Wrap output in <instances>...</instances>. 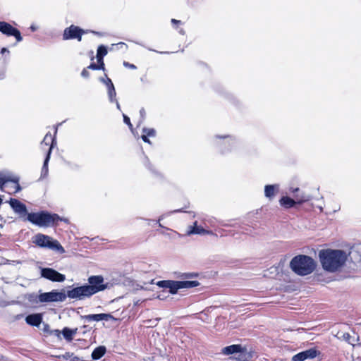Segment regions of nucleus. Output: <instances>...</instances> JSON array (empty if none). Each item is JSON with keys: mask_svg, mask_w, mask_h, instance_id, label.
Here are the masks:
<instances>
[{"mask_svg": "<svg viewBox=\"0 0 361 361\" xmlns=\"http://www.w3.org/2000/svg\"><path fill=\"white\" fill-rule=\"evenodd\" d=\"M88 283L72 288L66 291V298L75 300H83L93 295L110 288L109 283H104L101 275L91 276L87 279Z\"/></svg>", "mask_w": 361, "mask_h": 361, "instance_id": "nucleus-1", "label": "nucleus"}, {"mask_svg": "<svg viewBox=\"0 0 361 361\" xmlns=\"http://www.w3.org/2000/svg\"><path fill=\"white\" fill-rule=\"evenodd\" d=\"M319 257L323 269L334 273L345 264L348 255L342 250L326 249L319 251Z\"/></svg>", "mask_w": 361, "mask_h": 361, "instance_id": "nucleus-2", "label": "nucleus"}, {"mask_svg": "<svg viewBox=\"0 0 361 361\" xmlns=\"http://www.w3.org/2000/svg\"><path fill=\"white\" fill-rule=\"evenodd\" d=\"M317 263L311 257L298 255L290 262V268L298 276H307L312 274L316 269Z\"/></svg>", "mask_w": 361, "mask_h": 361, "instance_id": "nucleus-3", "label": "nucleus"}, {"mask_svg": "<svg viewBox=\"0 0 361 361\" xmlns=\"http://www.w3.org/2000/svg\"><path fill=\"white\" fill-rule=\"evenodd\" d=\"M59 220H62L57 214H51L47 211L29 213L24 221H28L39 227H49L56 225Z\"/></svg>", "mask_w": 361, "mask_h": 361, "instance_id": "nucleus-4", "label": "nucleus"}, {"mask_svg": "<svg viewBox=\"0 0 361 361\" xmlns=\"http://www.w3.org/2000/svg\"><path fill=\"white\" fill-rule=\"evenodd\" d=\"M159 287L169 289L171 294H176L179 289L191 288L200 285L197 281H172L163 280L157 282Z\"/></svg>", "mask_w": 361, "mask_h": 361, "instance_id": "nucleus-5", "label": "nucleus"}, {"mask_svg": "<svg viewBox=\"0 0 361 361\" xmlns=\"http://www.w3.org/2000/svg\"><path fill=\"white\" fill-rule=\"evenodd\" d=\"M33 243L36 245L44 247L49 248L52 250L58 251L60 253H64L65 250L61 246V245L56 240H54L49 235L37 233L33 237Z\"/></svg>", "mask_w": 361, "mask_h": 361, "instance_id": "nucleus-6", "label": "nucleus"}, {"mask_svg": "<svg viewBox=\"0 0 361 361\" xmlns=\"http://www.w3.org/2000/svg\"><path fill=\"white\" fill-rule=\"evenodd\" d=\"M66 293L64 292H59L56 290L40 293L38 295V302L42 303L51 302H63L66 300Z\"/></svg>", "mask_w": 361, "mask_h": 361, "instance_id": "nucleus-7", "label": "nucleus"}, {"mask_svg": "<svg viewBox=\"0 0 361 361\" xmlns=\"http://www.w3.org/2000/svg\"><path fill=\"white\" fill-rule=\"evenodd\" d=\"M40 275L42 277L53 282H63L66 276L52 268H41Z\"/></svg>", "mask_w": 361, "mask_h": 361, "instance_id": "nucleus-8", "label": "nucleus"}, {"mask_svg": "<svg viewBox=\"0 0 361 361\" xmlns=\"http://www.w3.org/2000/svg\"><path fill=\"white\" fill-rule=\"evenodd\" d=\"M85 32H86L84 30L80 28L78 26L72 25L64 30L63 34V39L68 40L76 39L78 41L80 42L82 40V35Z\"/></svg>", "mask_w": 361, "mask_h": 361, "instance_id": "nucleus-9", "label": "nucleus"}, {"mask_svg": "<svg viewBox=\"0 0 361 361\" xmlns=\"http://www.w3.org/2000/svg\"><path fill=\"white\" fill-rule=\"evenodd\" d=\"M0 32L6 36L15 37L17 42L23 40L20 31L5 21H0Z\"/></svg>", "mask_w": 361, "mask_h": 361, "instance_id": "nucleus-10", "label": "nucleus"}, {"mask_svg": "<svg viewBox=\"0 0 361 361\" xmlns=\"http://www.w3.org/2000/svg\"><path fill=\"white\" fill-rule=\"evenodd\" d=\"M8 203L13 212L17 214L20 218L23 220L26 218L29 213L27 212V209L25 204L14 198H11Z\"/></svg>", "mask_w": 361, "mask_h": 361, "instance_id": "nucleus-11", "label": "nucleus"}, {"mask_svg": "<svg viewBox=\"0 0 361 361\" xmlns=\"http://www.w3.org/2000/svg\"><path fill=\"white\" fill-rule=\"evenodd\" d=\"M320 353L315 348H310L295 355L292 357V361H305L315 358Z\"/></svg>", "mask_w": 361, "mask_h": 361, "instance_id": "nucleus-12", "label": "nucleus"}, {"mask_svg": "<svg viewBox=\"0 0 361 361\" xmlns=\"http://www.w3.org/2000/svg\"><path fill=\"white\" fill-rule=\"evenodd\" d=\"M82 319L85 322H99V321H116V319L111 314L101 313L81 316Z\"/></svg>", "mask_w": 361, "mask_h": 361, "instance_id": "nucleus-13", "label": "nucleus"}, {"mask_svg": "<svg viewBox=\"0 0 361 361\" xmlns=\"http://www.w3.org/2000/svg\"><path fill=\"white\" fill-rule=\"evenodd\" d=\"M8 182H13L16 184V192H18L19 190H20L21 188H20V185L18 183V179H12L10 176L6 175V174L0 172V190H2V191L4 190V185Z\"/></svg>", "mask_w": 361, "mask_h": 361, "instance_id": "nucleus-14", "label": "nucleus"}, {"mask_svg": "<svg viewBox=\"0 0 361 361\" xmlns=\"http://www.w3.org/2000/svg\"><path fill=\"white\" fill-rule=\"evenodd\" d=\"M25 322L32 326L38 327L42 322V315L39 313L29 314L25 317Z\"/></svg>", "mask_w": 361, "mask_h": 361, "instance_id": "nucleus-15", "label": "nucleus"}, {"mask_svg": "<svg viewBox=\"0 0 361 361\" xmlns=\"http://www.w3.org/2000/svg\"><path fill=\"white\" fill-rule=\"evenodd\" d=\"M278 185H267L264 188L265 197L271 200L275 195V191L278 190Z\"/></svg>", "mask_w": 361, "mask_h": 361, "instance_id": "nucleus-16", "label": "nucleus"}, {"mask_svg": "<svg viewBox=\"0 0 361 361\" xmlns=\"http://www.w3.org/2000/svg\"><path fill=\"white\" fill-rule=\"evenodd\" d=\"M209 232L205 229H204L201 226H198L197 225V222L194 223V226H190V230L188 231V235H192V234H200V235H204L207 234Z\"/></svg>", "mask_w": 361, "mask_h": 361, "instance_id": "nucleus-17", "label": "nucleus"}, {"mask_svg": "<svg viewBox=\"0 0 361 361\" xmlns=\"http://www.w3.org/2000/svg\"><path fill=\"white\" fill-rule=\"evenodd\" d=\"M51 153V147H49L47 156L45 157V159L44 161V164L42 168V172H41V178H45L48 175V163L50 159V154Z\"/></svg>", "mask_w": 361, "mask_h": 361, "instance_id": "nucleus-18", "label": "nucleus"}, {"mask_svg": "<svg viewBox=\"0 0 361 361\" xmlns=\"http://www.w3.org/2000/svg\"><path fill=\"white\" fill-rule=\"evenodd\" d=\"M78 329H71L68 327L63 329L61 334L67 341H71L74 335L76 334Z\"/></svg>", "mask_w": 361, "mask_h": 361, "instance_id": "nucleus-19", "label": "nucleus"}, {"mask_svg": "<svg viewBox=\"0 0 361 361\" xmlns=\"http://www.w3.org/2000/svg\"><path fill=\"white\" fill-rule=\"evenodd\" d=\"M281 206L289 209L295 206L296 202L289 197H282L279 200Z\"/></svg>", "mask_w": 361, "mask_h": 361, "instance_id": "nucleus-20", "label": "nucleus"}, {"mask_svg": "<svg viewBox=\"0 0 361 361\" xmlns=\"http://www.w3.org/2000/svg\"><path fill=\"white\" fill-rule=\"evenodd\" d=\"M106 350V348L103 345L96 348L92 353V358L94 360L100 359L104 356Z\"/></svg>", "mask_w": 361, "mask_h": 361, "instance_id": "nucleus-21", "label": "nucleus"}, {"mask_svg": "<svg viewBox=\"0 0 361 361\" xmlns=\"http://www.w3.org/2000/svg\"><path fill=\"white\" fill-rule=\"evenodd\" d=\"M242 348L239 345H231L227 347H225L222 351L226 355H232L235 353H240Z\"/></svg>", "mask_w": 361, "mask_h": 361, "instance_id": "nucleus-22", "label": "nucleus"}, {"mask_svg": "<svg viewBox=\"0 0 361 361\" xmlns=\"http://www.w3.org/2000/svg\"><path fill=\"white\" fill-rule=\"evenodd\" d=\"M107 49L104 45L99 46L97 53V62L103 61V58L107 54Z\"/></svg>", "mask_w": 361, "mask_h": 361, "instance_id": "nucleus-23", "label": "nucleus"}, {"mask_svg": "<svg viewBox=\"0 0 361 361\" xmlns=\"http://www.w3.org/2000/svg\"><path fill=\"white\" fill-rule=\"evenodd\" d=\"M238 359L239 361H252V355L251 353L244 352L240 350Z\"/></svg>", "mask_w": 361, "mask_h": 361, "instance_id": "nucleus-24", "label": "nucleus"}, {"mask_svg": "<svg viewBox=\"0 0 361 361\" xmlns=\"http://www.w3.org/2000/svg\"><path fill=\"white\" fill-rule=\"evenodd\" d=\"M61 356H62L63 359L66 360H69L71 361H80L81 360V359L79 357L75 355L74 353H70V352H67L65 354L61 355Z\"/></svg>", "mask_w": 361, "mask_h": 361, "instance_id": "nucleus-25", "label": "nucleus"}, {"mask_svg": "<svg viewBox=\"0 0 361 361\" xmlns=\"http://www.w3.org/2000/svg\"><path fill=\"white\" fill-rule=\"evenodd\" d=\"M49 142H51L50 147H51V149H52L53 147H54V143L55 142V137H53L51 136V135L49 133H48L44 136V140L42 142V144L44 143L46 145H49Z\"/></svg>", "mask_w": 361, "mask_h": 361, "instance_id": "nucleus-26", "label": "nucleus"}, {"mask_svg": "<svg viewBox=\"0 0 361 361\" xmlns=\"http://www.w3.org/2000/svg\"><path fill=\"white\" fill-rule=\"evenodd\" d=\"M87 68L92 69V70H104V61L98 62V64H96L94 63H91Z\"/></svg>", "mask_w": 361, "mask_h": 361, "instance_id": "nucleus-27", "label": "nucleus"}, {"mask_svg": "<svg viewBox=\"0 0 361 361\" xmlns=\"http://www.w3.org/2000/svg\"><path fill=\"white\" fill-rule=\"evenodd\" d=\"M107 90H108V96H109V101L111 102H114V101H116V92L115 87H111V88H110Z\"/></svg>", "mask_w": 361, "mask_h": 361, "instance_id": "nucleus-28", "label": "nucleus"}, {"mask_svg": "<svg viewBox=\"0 0 361 361\" xmlns=\"http://www.w3.org/2000/svg\"><path fill=\"white\" fill-rule=\"evenodd\" d=\"M142 132L145 133L144 135L149 137H154L156 135V131L154 128H144Z\"/></svg>", "mask_w": 361, "mask_h": 361, "instance_id": "nucleus-29", "label": "nucleus"}, {"mask_svg": "<svg viewBox=\"0 0 361 361\" xmlns=\"http://www.w3.org/2000/svg\"><path fill=\"white\" fill-rule=\"evenodd\" d=\"M100 80L106 85L107 90L111 88V87H114L111 80L109 78H106V79L101 78Z\"/></svg>", "mask_w": 361, "mask_h": 361, "instance_id": "nucleus-30", "label": "nucleus"}, {"mask_svg": "<svg viewBox=\"0 0 361 361\" xmlns=\"http://www.w3.org/2000/svg\"><path fill=\"white\" fill-rule=\"evenodd\" d=\"M100 80L106 85L107 90L111 88V87H114L111 80L109 78H106V79L101 78Z\"/></svg>", "mask_w": 361, "mask_h": 361, "instance_id": "nucleus-31", "label": "nucleus"}, {"mask_svg": "<svg viewBox=\"0 0 361 361\" xmlns=\"http://www.w3.org/2000/svg\"><path fill=\"white\" fill-rule=\"evenodd\" d=\"M49 334L51 335H54V336H56L59 338H61V331L59 329L51 330V331H50Z\"/></svg>", "mask_w": 361, "mask_h": 361, "instance_id": "nucleus-32", "label": "nucleus"}, {"mask_svg": "<svg viewBox=\"0 0 361 361\" xmlns=\"http://www.w3.org/2000/svg\"><path fill=\"white\" fill-rule=\"evenodd\" d=\"M123 122H124L126 124H127V125L129 126V128H130V129H132L133 126H132V124H131V123H130V120L129 117H128V116H126V115H125V114H123Z\"/></svg>", "mask_w": 361, "mask_h": 361, "instance_id": "nucleus-33", "label": "nucleus"}, {"mask_svg": "<svg viewBox=\"0 0 361 361\" xmlns=\"http://www.w3.org/2000/svg\"><path fill=\"white\" fill-rule=\"evenodd\" d=\"M89 71L87 69H83L81 73V75L84 78H88L89 77Z\"/></svg>", "mask_w": 361, "mask_h": 361, "instance_id": "nucleus-34", "label": "nucleus"}, {"mask_svg": "<svg viewBox=\"0 0 361 361\" xmlns=\"http://www.w3.org/2000/svg\"><path fill=\"white\" fill-rule=\"evenodd\" d=\"M123 65L125 66L128 67V68H132V69H135L136 68V66L134 64H130V63H129L128 62H124Z\"/></svg>", "mask_w": 361, "mask_h": 361, "instance_id": "nucleus-35", "label": "nucleus"}, {"mask_svg": "<svg viewBox=\"0 0 361 361\" xmlns=\"http://www.w3.org/2000/svg\"><path fill=\"white\" fill-rule=\"evenodd\" d=\"M142 140L145 142H147V143H150V141L148 138V136L145 135H142V137H141Z\"/></svg>", "mask_w": 361, "mask_h": 361, "instance_id": "nucleus-36", "label": "nucleus"}, {"mask_svg": "<svg viewBox=\"0 0 361 361\" xmlns=\"http://www.w3.org/2000/svg\"><path fill=\"white\" fill-rule=\"evenodd\" d=\"M140 116L142 118H145V110L142 108L140 110Z\"/></svg>", "mask_w": 361, "mask_h": 361, "instance_id": "nucleus-37", "label": "nucleus"}, {"mask_svg": "<svg viewBox=\"0 0 361 361\" xmlns=\"http://www.w3.org/2000/svg\"><path fill=\"white\" fill-rule=\"evenodd\" d=\"M1 54H5V53L9 54V50L6 47H3L1 50Z\"/></svg>", "mask_w": 361, "mask_h": 361, "instance_id": "nucleus-38", "label": "nucleus"}, {"mask_svg": "<svg viewBox=\"0 0 361 361\" xmlns=\"http://www.w3.org/2000/svg\"><path fill=\"white\" fill-rule=\"evenodd\" d=\"M171 23L173 24H180V20H176V19H171Z\"/></svg>", "mask_w": 361, "mask_h": 361, "instance_id": "nucleus-39", "label": "nucleus"}, {"mask_svg": "<svg viewBox=\"0 0 361 361\" xmlns=\"http://www.w3.org/2000/svg\"><path fill=\"white\" fill-rule=\"evenodd\" d=\"M307 200H308V199H307V198L302 197V198H300V199L298 200V203H302V202H305V201H307Z\"/></svg>", "mask_w": 361, "mask_h": 361, "instance_id": "nucleus-40", "label": "nucleus"}, {"mask_svg": "<svg viewBox=\"0 0 361 361\" xmlns=\"http://www.w3.org/2000/svg\"><path fill=\"white\" fill-rule=\"evenodd\" d=\"M114 102L116 103V107L118 109L121 110V106H120V104L118 103V102L116 99V101H114Z\"/></svg>", "mask_w": 361, "mask_h": 361, "instance_id": "nucleus-41", "label": "nucleus"}, {"mask_svg": "<svg viewBox=\"0 0 361 361\" xmlns=\"http://www.w3.org/2000/svg\"><path fill=\"white\" fill-rule=\"evenodd\" d=\"M162 219H163V216H160V217H159V220H158V221H157V223L159 224V226L160 227H163V226H162V225H161V223H160V221H161Z\"/></svg>", "mask_w": 361, "mask_h": 361, "instance_id": "nucleus-42", "label": "nucleus"}, {"mask_svg": "<svg viewBox=\"0 0 361 361\" xmlns=\"http://www.w3.org/2000/svg\"><path fill=\"white\" fill-rule=\"evenodd\" d=\"M49 325L48 324H45L44 325V331H48V329H49Z\"/></svg>", "mask_w": 361, "mask_h": 361, "instance_id": "nucleus-43", "label": "nucleus"}, {"mask_svg": "<svg viewBox=\"0 0 361 361\" xmlns=\"http://www.w3.org/2000/svg\"><path fill=\"white\" fill-rule=\"evenodd\" d=\"M179 32L183 35H185V31L183 29H180Z\"/></svg>", "mask_w": 361, "mask_h": 361, "instance_id": "nucleus-44", "label": "nucleus"}, {"mask_svg": "<svg viewBox=\"0 0 361 361\" xmlns=\"http://www.w3.org/2000/svg\"><path fill=\"white\" fill-rule=\"evenodd\" d=\"M30 29H31L32 31H35V30H36V27H35V26H33V25H32V26L30 27Z\"/></svg>", "mask_w": 361, "mask_h": 361, "instance_id": "nucleus-45", "label": "nucleus"}, {"mask_svg": "<svg viewBox=\"0 0 361 361\" xmlns=\"http://www.w3.org/2000/svg\"><path fill=\"white\" fill-rule=\"evenodd\" d=\"M55 357L57 358V359H60V358H62V356H61V355H56V356H55Z\"/></svg>", "mask_w": 361, "mask_h": 361, "instance_id": "nucleus-46", "label": "nucleus"}, {"mask_svg": "<svg viewBox=\"0 0 361 361\" xmlns=\"http://www.w3.org/2000/svg\"><path fill=\"white\" fill-rule=\"evenodd\" d=\"M231 142H233V140L231 138H230L229 140H227V142H228V143H230Z\"/></svg>", "mask_w": 361, "mask_h": 361, "instance_id": "nucleus-47", "label": "nucleus"}, {"mask_svg": "<svg viewBox=\"0 0 361 361\" xmlns=\"http://www.w3.org/2000/svg\"><path fill=\"white\" fill-rule=\"evenodd\" d=\"M61 219H62V220H61V221H63L64 222H66V223H67V222L68 221V219H63V218H61Z\"/></svg>", "mask_w": 361, "mask_h": 361, "instance_id": "nucleus-48", "label": "nucleus"}, {"mask_svg": "<svg viewBox=\"0 0 361 361\" xmlns=\"http://www.w3.org/2000/svg\"><path fill=\"white\" fill-rule=\"evenodd\" d=\"M298 190H299V188H297L294 189V190H293V192H295L298 191Z\"/></svg>", "mask_w": 361, "mask_h": 361, "instance_id": "nucleus-49", "label": "nucleus"}, {"mask_svg": "<svg viewBox=\"0 0 361 361\" xmlns=\"http://www.w3.org/2000/svg\"><path fill=\"white\" fill-rule=\"evenodd\" d=\"M182 210L180 209H178V210H175L174 212H181Z\"/></svg>", "mask_w": 361, "mask_h": 361, "instance_id": "nucleus-50", "label": "nucleus"}, {"mask_svg": "<svg viewBox=\"0 0 361 361\" xmlns=\"http://www.w3.org/2000/svg\"><path fill=\"white\" fill-rule=\"evenodd\" d=\"M57 133V128L55 130V134Z\"/></svg>", "mask_w": 361, "mask_h": 361, "instance_id": "nucleus-51", "label": "nucleus"}]
</instances>
